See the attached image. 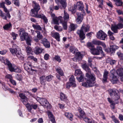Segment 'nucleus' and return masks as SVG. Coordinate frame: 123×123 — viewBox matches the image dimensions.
I'll return each instance as SVG.
<instances>
[{
    "label": "nucleus",
    "instance_id": "obj_1",
    "mask_svg": "<svg viewBox=\"0 0 123 123\" xmlns=\"http://www.w3.org/2000/svg\"><path fill=\"white\" fill-rule=\"evenodd\" d=\"M89 66L86 63L83 64L81 65L82 68L87 72L86 74V82H82V85L86 88L94 86L96 82L95 75L91 73V70Z\"/></svg>",
    "mask_w": 123,
    "mask_h": 123
},
{
    "label": "nucleus",
    "instance_id": "obj_2",
    "mask_svg": "<svg viewBox=\"0 0 123 123\" xmlns=\"http://www.w3.org/2000/svg\"><path fill=\"white\" fill-rule=\"evenodd\" d=\"M32 6L33 8L31 10V15L32 17L35 18L38 16V12L40 9V7L38 3L35 1L33 2Z\"/></svg>",
    "mask_w": 123,
    "mask_h": 123
},
{
    "label": "nucleus",
    "instance_id": "obj_3",
    "mask_svg": "<svg viewBox=\"0 0 123 123\" xmlns=\"http://www.w3.org/2000/svg\"><path fill=\"white\" fill-rule=\"evenodd\" d=\"M6 64L7 65L9 70L11 72L19 73L21 72V70L15 65H12L8 60H6Z\"/></svg>",
    "mask_w": 123,
    "mask_h": 123
},
{
    "label": "nucleus",
    "instance_id": "obj_4",
    "mask_svg": "<svg viewBox=\"0 0 123 123\" xmlns=\"http://www.w3.org/2000/svg\"><path fill=\"white\" fill-rule=\"evenodd\" d=\"M90 52L91 53L94 55H98L100 53L101 55L103 56H105V54H104L102 50V48L101 46H97L96 48H94L91 49Z\"/></svg>",
    "mask_w": 123,
    "mask_h": 123
},
{
    "label": "nucleus",
    "instance_id": "obj_5",
    "mask_svg": "<svg viewBox=\"0 0 123 123\" xmlns=\"http://www.w3.org/2000/svg\"><path fill=\"white\" fill-rule=\"evenodd\" d=\"M36 99L37 101L44 108H47L49 107V106L50 105L47 99L45 98L37 97Z\"/></svg>",
    "mask_w": 123,
    "mask_h": 123
},
{
    "label": "nucleus",
    "instance_id": "obj_6",
    "mask_svg": "<svg viewBox=\"0 0 123 123\" xmlns=\"http://www.w3.org/2000/svg\"><path fill=\"white\" fill-rule=\"evenodd\" d=\"M69 82H68L66 84V87L69 89L71 86L74 87L76 86V85L75 83V79L73 75L71 76L69 79Z\"/></svg>",
    "mask_w": 123,
    "mask_h": 123
},
{
    "label": "nucleus",
    "instance_id": "obj_7",
    "mask_svg": "<svg viewBox=\"0 0 123 123\" xmlns=\"http://www.w3.org/2000/svg\"><path fill=\"white\" fill-rule=\"evenodd\" d=\"M109 92L110 96L112 97L115 100H117L119 98L120 96L118 91L111 89L110 90Z\"/></svg>",
    "mask_w": 123,
    "mask_h": 123
},
{
    "label": "nucleus",
    "instance_id": "obj_8",
    "mask_svg": "<svg viewBox=\"0 0 123 123\" xmlns=\"http://www.w3.org/2000/svg\"><path fill=\"white\" fill-rule=\"evenodd\" d=\"M107 37V35L101 30H100L97 33V38L100 40H105Z\"/></svg>",
    "mask_w": 123,
    "mask_h": 123
},
{
    "label": "nucleus",
    "instance_id": "obj_9",
    "mask_svg": "<svg viewBox=\"0 0 123 123\" xmlns=\"http://www.w3.org/2000/svg\"><path fill=\"white\" fill-rule=\"evenodd\" d=\"M115 72L114 70H112L110 71V78L111 81L113 84L116 83L118 80V79L116 76L115 75Z\"/></svg>",
    "mask_w": 123,
    "mask_h": 123
},
{
    "label": "nucleus",
    "instance_id": "obj_10",
    "mask_svg": "<svg viewBox=\"0 0 123 123\" xmlns=\"http://www.w3.org/2000/svg\"><path fill=\"white\" fill-rule=\"evenodd\" d=\"M60 98L61 101H64L67 104L69 102L67 96L62 92H61L60 93Z\"/></svg>",
    "mask_w": 123,
    "mask_h": 123
},
{
    "label": "nucleus",
    "instance_id": "obj_11",
    "mask_svg": "<svg viewBox=\"0 0 123 123\" xmlns=\"http://www.w3.org/2000/svg\"><path fill=\"white\" fill-rule=\"evenodd\" d=\"M75 6H77V9L79 11H82L83 13L85 12L84 10V6L83 2L82 1L77 2L75 4Z\"/></svg>",
    "mask_w": 123,
    "mask_h": 123
},
{
    "label": "nucleus",
    "instance_id": "obj_12",
    "mask_svg": "<svg viewBox=\"0 0 123 123\" xmlns=\"http://www.w3.org/2000/svg\"><path fill=\"white\" fill-rule=\"evenodd\" d=\"M77 34L79 37L80 40L82 41L84 40L86 38L85 34L84 32L80 30H78L76 32Z\"/></svg>",
    "mask_w": 123,
    "mask_h": 123
},
{
    "label": "nucleus",
    "instance_id": "obj_13",
    "mask_svg": "<svg viewBox=\"0 0 123 123\" xmlns=\"http://www.w3.org/2000/svg\"><path fill=\"white\" fill-rule=\"evenodd\" d=\"M90 26L88 24H83L82 25L80 30L85 32H87L90 31Z\"/></svg>",
    "mask_w": 123,
    "mask_h": 123
},
{
    "label": "nucleus",
    "instance_id": "obj_14",
    "mask_svg": "<svg viewBox=\"0 0 123 123\" xmlns=\"http://www.w3.org/2000/svg\"><path fill=\"white\" fill-rule=\"evenodd\" d=\"M41 43L46 48H49L50 47V44L49 42L46 38H44L41 40Z\"/></svg>",
    "mask_w": 123,
    "mask_h": 123
},
{
    "label": "nucleus",
    "instance_id": "obj_15",
    "mask_svg": "<svg viewBox=\"0 0 123 123\" xmlns=\"http://www.w3.org/2000/svg\"><path fill=\"white\" fill-rule=\"evenodd\" d=\"M47 114L49 119L51 121L52 123H56L55 118L51 112L48 111Z\"/></svg>",
    "mask_w": 123,
    "mask_h": 123
},
{
    "label": "nucleus",
    "instance_id": "obj_16",
    "mask_svg": "<svg viewBox=\"0 0 123 123\" xmlns=\"http://www.w3.org/2000/svg\"><path fill=\"white\" fill-rule=\"evenodd\" d=\"M109 74L108 72L106 70L104 71L103 75V78L102 81L103 83L107 82L108 74Z\"/></svg>",
    "mask_w": 123,
    "mask_h": 123
},
{
    "label": "nucleus",
    "instance_id": "obj_17",
    "mask_svg": "<svg viewBox=\"0 0 123 123\" xmlns=\"http://www.w3.org/2000/svg\"><path fill=\"white\" fill-rule=\"evenodd\" d=\"M18 32L19 35L22 38H25L26 36V32L24 28H20Z\"/></svg>",
    "mask_w": 123,
    "mask_h": 123
},
{
    "label": "nucleus",
    "instance_id": "obj_18",
    "mask_svg": "<svg viewBox=\"0 0 123 123\" xmlns=\"http://www.w3.org/2000/svg\"><path fill=\"white\" fill-rule=\"evenodd\" d=\"M119 47L116 45H113L110 46V53L111 54H114L116 51L117 49Z\"/></svg>",
    "mask_w": 123,
    "mask_h": 123
},
{
    "label": "nucleus",
    "instance_id": "obj_19",
    "mask_svg": "<svg viewBox=\"0 0 123 123\" xmlns=\"http://www.w3.org/2000/svg\"><path fill=\"white\" fill-rule=\"evenodd\" d=\"M67 0H55V1L56 3H60L62 6L64 8H65L67 6Z\"/></svg>",
    "mask_w": 123,
    "mask_h": 123
},
{
    "label": "nucleus",
    "instance_id": "obj_20",
    "mask_svg": "<svg viewBox=\"0 0 123 123\" xmlns=\"http://www.w3.org/2000/svg\"><path fill=\"white\" fill-rule=\"evenodd\" d=\"M35 18H41L43 20L44 22L46 23H47L48 22V19L43 14H38V16Z\"/></svg>",
    "mask_w": 123,
    "mask_h": 123
},
{
    "label": "nucleus",
    "instance_id": "obj_21",
    "mask_svg": "<svg viewBox=\"0 0 123 123\" xmlns=\"http://www.w3.org/2000/svg\"><path fill=\"white\" fill-rule=\"evenodd\" d=\"M43 49L38 46H36L34 49V52L35 54L38 55L41 53Z\"/></svg>",
    "mask_w": 123,
    "mask_h": 123
},
{
    "label": "nucleus",
    "instance_id": "obj_22",
    "mask_svg": "<svg viewBox=\"0 0 123 123\" xmlns=\"http://www.w3.org/2000/svg\"><path fill=\"white\" fill-rule=\"evenodd\" d=\"M18 47V46L16 45H14L12 46L13 49L10 48L9 49L11 53L12 54L14 55V54H15L18 52V51L16 47Z\"/></svg>",
    "mask_w": 123,
    "mask_h": 123
},
{
    "label": "nucleus",
    "instance_id": "obj_23",
    "mask_svg": "<svg viewBox=\"0 0 123 123\" xmlns=\"http://www.w3.org/2000/svg\"><path fill=\"white\" fill-rule=\"evenodd\" d=\"M77 15L78 16V17L76 19V21L78 23L80 24L82 21L83 15L82 14H80L78 13H77Z\"/></svg>",
    "mask_w": 123,
    "mask_h": 123
},
{
    "label": "nucleus",
    "instance_id": "obj_24",
    "mask_svg": "<svg viewBox=\"0 0 123 123\" xmlns=\"http://www.w3.org/2000/svg\"><path fill=\"white\" fill-rule=\"evenodd\" d=\"M39 80L40 82L41 85L44 86H45L46 85L47 81L45 76L42 75L40 77Z\"/></svg>",
    "mask_w": 123,
    "mask_h": 123
},
{
    "label": "nucleus",
    "instance_id": "obj_25",
    "mask_svg": "<svg viewBox=\"0 0 123 123\" xmlns=\"http://www.w3.org/2000/svg\"><path fill=\"white\" fill-rule=\"evenodd\" d=\"M118 28L117 25H112L111 28V30L115 33H117Z\"/></svg>",
    "mask_w": 123,
    "mask_h": 123
},
{
    "label": "nucleus",
    "instance_id": "obj_26",
    "mask_svg": "<svg viewBox=\"0 0 123 123\" xmlns=\"http://www.w3.org/2000/svg\"><path fill=\"white\" fill-rule=\"evenodd\" d=\"M52 37L55 38L58 41H60V36L58 33L55 32L52 34Z\"/></svg>",
    "mask_w": 123,
    "mask_h": 123
},
{
    "label": "nucleus",
    "instance_id": "obj_27",
    "mask_svg": "<svg viewBox=\"0 0 123 123\" xmlns=\"http://www.w3.org/2000/svg\"><path fill=\"white\" fill-rule=\"evenodd\" d=\"M93 43L96 45H101L102 46H104L103 44L105 43L104 42H103L101 41L97 40H94L92 41Z\"/></svg>",
    "mask_w": 123,
    "mask_h": 123
},
{
    "label": "nucleus",
    "instance_id": "obj_28",
    "mask_svg": "<svg viewBox=\"0 0 123 123\" xmlns=\"http://www.w3.org/2000/svg\"><path fill=\"white\" fill-rule=\"evenodd\" d=\"M116 61L113 60H112L110 58H108L106 59V62L107 63H109L111 65H113L116 63Z\"/></svg>",
    "mask_w": 123,
    "mask_h": 123
},
{
    "label": "nucleus",
    "instance_id": "obj_29",
    "mask_svg": "<svg viewBox=\"0 0 123 123\" xmlns=\"http://www.w3.org/2000/svg\"><path fill=\"white\" fill-rule=\"evenodd\" d=\"M65 115L67 118H69L71 121L73 120V115L71 113L66 112L65 113Z\"/></svg>",
    "mask_w": 123,
    "mask_h": 123
},
{
    "label": "nucleus",
    "instance_id": "obj_30",
    "mask_svg": "<svg viewBox=\"0 0 123 123\" xmlns=\"http://www.w3.org/2000/svg\"><path fill=\"white\" fill-rule=\"evenodd\" d=\"M116 73L118 76H123V68H122L118 69Z\"/></svg>",
    "mask_w": 123,
    "mask_h": 123
},
{
    "label": "nucleus",
    "instance_id": "obj_31",
    "mask_svg": "<svg viewBox=\"0 0 123 123\" xmlns=\"http://www.w3.org/2000/svg\"><path fill=\"white\" fill-rule=\"evenodd\" d=\"M76 58L77 60H81L82 58L83 55L80 52H77L75 53Z\"/></svg>",
    "mask_w": 123,
    "mask_h": 123
},
{
    "label": "nucleus",
    "instance_id": "obj_32",
    "mask_svg": "<svg viewBox=\"0 0 123 123\" xmlns=\"http://www.w3.org/2000/svg\"><path fill=\"white\" fill-rule=\"evenodd\" d=\"M12 27V25L10 22L9 24H7L5 25L3 27L4 29L7 31Z\"/></svg>",
    "mask_w": 123,
    "mask_h": 123
},
{
    "label": "nucleus",
    "instance_id": "obj_33",
    "mask_svg": "<svg viewBox=\"0 0 123 123\" xmlns=\"http://www.w3.org/2000/svg\"><path fill=\"white\" fill-rule=\"evenodd\" d=\"M79 76L80 77H76V79L79 82L83 81L86 78H85L83 74L80 75Z\"/></svg>",
    "mask_w": 123,
    "mask_h": 123
},
{
    "label": "nucleus",
    "instance_id": "obj_34",
    "mask_svg": "<svg viewBox=\"0 0 123 123\" xmlns=\"http://www.w3.org/2000/svg\"><path fill=\"white\" fill-rule=\"evenodd\" d=\"M77 9V6H76L75 4H74L73 6L70 7V10L72 14H74L76 12Z\"/></svg>",
    "mask_w": 123,
    "mask_h": 123
},
{
    "label": "nucleus",
    "instance_id": "obj_35",
    "mask_svg": "<svg viewBox=\"0 0 123 123\" xmlns=\"http://www.w3.org/2000/svg\"><path fill=\"white\" fill-rule=\"evenodd\" d=\"M117 54L121 60H123V53L120 51L117 52Z\"/></svg>",
    "mask_w": 123,
    "mask_h": 123
},
{
    "label": "nucleus",
    "instance_id": "obj_36",
    "mask_svg": "<svg viewBox=\"0 0 123 123\" xmlns=\"http://www.w3.org/2000/svg\"><path fill=\"white\" fill-rule=\"evenodd\" d=\"M83 74L82 72L79 69H76L75 71L74 75L75 76H79L80 75Z\"/></svg>",
    "mask_w": 123,
    "mask_h": 123
},
{
    "label": "nucleus",
    "instance_id": "obj_37",
    "mask_svg": "<svg viewBox=\"0 0 123 123\" xmlns=\"http://www.w3.org/2000/svg\"><path fill=\"white\" fill-rule=\"evenodd\" d=\"M97 1L98 3L99 4L98 6V7L99 8H101L102 9L103 8V6L104 5L103 2L104 1L103 0H97Z\"/></svg>",
    "mask_w": 123,
    "mask_h": 123
},
{
    "label": "nucleus",
    "instance_id": "obj_38",
    "mask_svg": "<svg viewBox=\"0 0 123 123\" xmlns=\"http://www.w3.org/2000/svg\"><path fill=\"white\" fill-rule=\"evenodd\" d=\"M115 2L116 5L118 6H121L123 3L121 0H113Z\"/></svg>",
    "mask_w": 123,
    "mask_h": 123
},
{
    "label": "nucleus",
    "instance_id": "obj_39",
    "mask_svg": "<svg viewBox=\"0 0 123 123\" xmlns=\"http://www.w3.org/2000/svg\"><path fill=\"white\" fill-rule=\"evenodd\" d=\"M35 32L37 33V38L39 39L40 40L42 39L43 37L42 34H41L40 32L38 31H36Z\"/></svg>",
    "mask_w": 123,
    "mask_h": 123
},
{
    "label": "nucleus",
    "instance_id": "obj_40",
    "mask_svg": "<svg viewBox=\"0 0 123 123\" xmlns=\"http://www.w3.org/2000/svg\"><path fill=\"white\" fill-rule=\"evenodd\" d=\"M56 72L58 73L61 76L63 75V74L62 69L60 67L56 68Z\"/></svg>",
    "mask_w": 123,
    "mask_h": 123
},
{
    "label": "nucleus",
    "instance_id": "obj_41",
    "mask_svg": "<svg viewBox=\"0 0 123 123\" xmlns=\"http://www.w3.org/2000/svg\"><path fill=\"white\" fill-rule=\"evenodd\" d=\"M24 39L26 41V44L28 45H31V40L30 38L28 36L26 38V36L25 38H24Z\"/></svg>",
    "mask_w": 123,
    "mask_h": 123
},
{
    "label": "nucleus",
    "instance_id": "obj_42",
    "mask_svg": "<svg viewBox=\"0 0 123 123\" xmlns=\"http://www.w3.org/2000/svg\"><path fill=\"white\" fill-rule=\"evenodd\" d=\"M7 17L9 19L11 17V16L9 11H8V12H7L6 13V16L4 15V17H3V18L4 19L7 20Z\"/></svg>",
    "mask_w": 123,
    "mask_h": 123
},
{
    "label": "nucleus",
    "instance_id": "obj_43",
    "mask_svg": "<svg viewBox=\"0 0 123 123\" xmlns=\"http://www.w3.org/2000/svg\"><path fill=\"white\" fill-rule=\"evenodd\" d=\"M32 26L36 30L41 31L42 30V28L39 25H35L33 24L32 25Z\"/></svg>",
    "mask_w": 123,
    "mask_h": 123
},
{
    "label": "nucleus",
    "instance_id": "obj_44",
    "mask_svg": "<svg viewBox=\"0 0 123 123\" xmlns=\"http://www.w3.org/2000/svg\"><path fill=\"white\" fill-rule=\"evenodd\" d=\"M53 76L51 74L45 77L46 81L48 82H49L51 80Z\"/></svg>",
    "mask_w": 123,
    "mask_h": 123
},
{
    "label": "nucleus",
    "instance_id": "obj_45",
    "mask_svg": "<svg viewBox=\"0 0 123 123\" xmlns=\"http://www.w3.org/2000/svg\"><path fill=\"white\" fill-rule=\"evenodd\" d=\"M86 45L87 47L90 49V50L92 48H94V46H95L91 43L89 42L87 43Z\"/></svg>",
    "mask_w": 123,
    "mask_h": 123
},
{
    "label": "nucleus",
    "instance_id": "obj_46",
    "mask_svg": "<svg viewBox=\"0 0 123 123\" xmlns=\"http://www.w3.org/2000/svg\"><path fill=\"white\" fill-rule=\"evenodd\" d=\"M19 96L20 98V100L26 98L27 97L25 94L23 93H20L19 94Z\"/></svg>",
    "mask_w": 123,
    "mask_h": 123
},
{
    "label": "nucleus",
    "instance_id": "obj_47",
    "mask_svg": "<svg viewBox=\"0 0 123 123\" xmlns=\"http://www.w3.org/2000/svg\"><path fill=\"white\" fill-rule=\"evenodd\" d=\"M69 49L70 52L73 54L75 53L76 50L74 48V46H70Z\"/></svg>",
    "mask_w": 123,
    "mask_h": 123
},
{
    "label": "nucleus",
    "instance_id": "obj_48",
    "mask_svg": "<svg viewBox=\"0 0 123 123\" xmlns=\"http://www.w3.org/2000/svg\"><path fill=\"white\" fill-rule=\"evenodd\" d=\"M111 118L112 119L113 121L115 123H119L120 122L119 120L114 115H112Z\"/></svg>",
    "mask_w": 123,
    "mask_h": 123
},
{
    "label": "nucleus",
    "instance_id": "obj_49",
    "mask_svg": "<svg viewBox=\"0 0 123 123\" xmlns=\"http://www.w3.org/2000/svg\"><path fill=\"white\" fill-rule=\"evenodd\" d=\"M119 103V102L117 101L115 103L114 102L110 104V107L111 109L114 110L115 109V105L116 104H118Z\"/></svg>",
    "mask_w": 123,
    "mask_h": 123
},
{
    "label": "nucleus",
    "instance_id": "obj_50",
    "mask_svg": "<svg viewBox=\"0 0 123 123\" xmlns=\"http://www.w3.org/2000/svg\"><path fill=\"white\" fill-rule=\"evenodd\" d=\"M25 106L28 111L31 112L32 109L31 105H30L29 103H28Z\"/></svg>",
    "mask_w": 123,
    "mask_h": 123
},
{
    "label": "nucleus",
    "instance_id": "obj_51",
    "mask_svg": "<svg viewBox=\"0 0 123 123\" xmlns=\"http://www.w3.org/2000/svg\"><path fill=\"white\" fill-rule=\"evenodd\" d=\"M104 46H102L104 49L105 52H107V53H109L110 52V48L109 49L108 47H107L105 43L103 44Z\"/></svg>",
    "mask_w": 123,
    "mask_h": 123
},
{
    "label": "nucleus",
    "instance_id": "obj_52",
    "mask_svg": "<svg viewBox=\"0 0 123 123\" xmlns=\"http://www.w3.org/2000/svg\"><path fill=\"white\" fill-rule=\"evenodd\" d=\"M53 59L58 62L59 63H60L61 62V59L59 56L58 55H55Z\"/></svg>",
    "mask_w": 123,
    "mask_h": 123
},
{
    "label": "nucleus",
    "instance_id": "obj_53",
    "mask_svg": "<svg viewBox=\"0 0 123 123\" xmlns=\"http://www.w3.org/2000/svg\"><path fill=\"white\" fill-rule=\"evenodd\" d=\"M12 2L16 6H19V0H12Z\"/></svg>",
    "mask_w": 123,
    "mask_h": 123
},
{
    "label": "nucleus",
    "instance_id": "obj_54",
    "mask_svg": "<svg viewBox=\"0 0 123 123\" xmlns=\"http://www.w3.org/2000/svg\"><path fill=\"white\" fill-rule=\"evenodd\" d=\"M28 59L29 60H33L35 62H37V59L33 56H28Z\"/></svg>",
    "mask_w": 123,
    "mask_h": 123
},
{
    "label": "nucleus",
    "instance_id": "obj_55",
    "mask_svg": "<svg viewBox=\"0 0 123 123\" xmlns=\"http://www.w3.org/2000/svg\"><path fill=\"white\" fill-rule=\"evenodd\" d=\"M70 28V30L71 31H74L76 28L75 25L73 23L71 24Z\"/></svg>",
    "mask_w": 123,
    "mask_h": 123
},
{
    "label": "nucleus",
    "instance_id": "obj_56",
    "mask_svg": "<svg viewBox=\"0 0 123 123\" xmlns=\"http://www.w3.org/2000/svg\"><path fill=\"white\" fill-rule=\"evenodd\" d=\"M62 25L64 29L66 30L67 28V22H64L62 23Z\"/></svg>",
    "mask_w": 123,
    "mask_h": 123
},
{
    "label": "nucleus",
    "instance_id": "obj_57",
    "mask_svg": "<svg viewBox=\"0 0 123 123\" xmlns=\"http://www.w3.org/2000/svg\"><path fill=\"white\" fill-rule=\"evenodd\" d=\"M53 20L55 24L59 25V20L58 19V18H53Z\"/></svg>",
    "mask_w": 123,
    "mask_h": 123
},
{
    "label": "nucleus",
    "instance_id": "obj_58",
    "mask_svg": "<svg viewBox=\"0 0 123 123\" xmlns=\"http://www.w3.org/2000/svg\"><path fill=\"white\" fill-rule=\"evenodd\" d=\"M79 112L80 113V116L81 118H83L85 117L86 114L85 112L83 111Z\"/></svg>",
    "mask_w": 123,
    "mask_h": 123
},
{
    "label": "nucleus",
    "instance_id": "obj_59",
    "mask_svg": "<svg viewBox=\"0 0 123 123\" xmlns=\"http://www.w3.org/2000/svg\"><path fill=\"white\" fill-rule=\"evenodd\" d=\"M63 17L65 20H67L69 18V15L66 12H64V14Z\"/></svg>",
    "mask_w": 123,
    "mask_h": 123
},
{
    "label": "nucleus",
    "instance_id": "obj_60",
    "mask_svg": "<svg viewBox=\"0 0 123 123\" xmlns=\"http://www.w3.org/2000/svg\"><path fill=\"white\" fill-rule=\"evenodd\" d=\"M11 36L13 37V40H14L16 39V37L18 36V35L13 32H12L11 33Z\"/></svg>",
    "mask_w": 123,
    "mask_h": 123
},
{
    "label": "nucleus",
    "instance_id": "obj_61",
    "mask_svg": "<svg viewBox=\"0 0 123 123\" xmlns=\"http://www.w3.org/2000/svg\"><path fill=\"white\" fill-rule=\"evenodd\" d=\"M28 98H27L25 99L21 100V101L23 103L24 105H25L28 103H29L28 102Z\"/></svg>",
    "mask_w": 123,
    "mask_h": 123
},
{
    "label": "nucleus",
    "instance_id": "obj_62",
    "mask_svg": "<svg viewBox=\"0 0 123 123\" xmlns=\"http://www.w3.org/2000/svg\"><path fill=\"white\" fill-rule=\"evenodd\" d=\"M31 50V48L29 46H28L26 48V51L28 54L29 55L30 54Z\"/></svg>",
    "mask_w": 123,
    "mask_h": 123
},
{
    "label": "nucleus",
    "instance_id": "obj_63",
    "mask_svg": "<svg viewBox=\"0 0 123 123\" xmlns=\"http://www.w3.org/2000/svg\"><path fill=\"white\" fill-rule=\"evenodd\" d=\"M41 66L42 67H45V68H47V65L46 63L44 61H42Z\"/></svg>",
    "mask_w": 123,
    "mask_h": 123
},
{
    "label": "nucleus",
    "instance_id": "obj_64",
    "mask_svg": "<svg viewBox=\"0 0 123 123\" xmlns=\"http://www.w3.org/2000/svg\"><path fill=\"white\" fill-rule=\"evenodd\" d=\"M49 55L47 53L45 54L44 55V59L46 60H48L49 57Z\"/></svg>",
    "mask_w": 123,
    "mask_h": 123
}]
</instances>
